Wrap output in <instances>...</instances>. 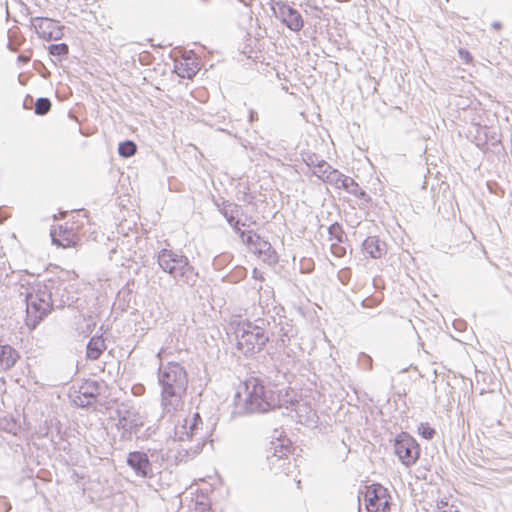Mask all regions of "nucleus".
<instances>
[{
    "label": "nucleus",
    "mask_w": 512,
    "mask_h": 512,
    "mask_svg": "<svg viewBox=\"0 0 512 512\" xmlns=\"http://www.w3.org/2000/svg\"><path fill=\"white\" fill-rule=\"evenodd\" d=\"M450 512H459L457 509H454L453 506H450Z\"/></svg>",
    "instance_id": "864d4df0"
},
{
    "label": "nucleus",
    "mask_w": 512,
    "mask_h": 512,
    "mask_svg": "<svg viewBox=\"0 0 512 512\" xmlns=\"http://www.w3.org/2000/svg\"><path fill=\"white\" fill-rule=\"evenodd\" d=\"M100 386L97 381L86 380L80 386L72 401L77 407L85 408L92 405L99 395Z\"/></svg>",
    "instance_id": "2eb2a0df"
},
{
    "label": "nucleus",
    "mask_w": 512,
    "mask_h": 512,
    "mask_svg": "<svg viewBox=\"0 0 512 512\" xmlns=\"http://www.w3.org/2000/svg\"><path fill=\"white\" fill-rule=\"evenodd\" d=\"M362 248L373 259L381 258L386 252V244L376 236L367 237L362 243Z\"/></svg>",
    "instance_id": "6ab92c4d"
},
{
    "label": "nucleus",
    "mask_w": 512,
    "mask_h": 512,
    "mask_svg": "<svg viewBox=\"0 0 512 512\" xmlns=\"http://www.w3.org/2000/svg\"><path fill=\"white\" fill-rule=\"evenodd\" d=\"M159 267L168 273L176 282L193 287L198 278V272L190 264L187 256L171 249H161L157 254Z\"/></svg>",
    "instance_id": "20e7f679"
},
{
    "label": "nucleus",
    "mask_w": 512,
    "mask_h": 512,
    "mask_svg": "<svg viewBox=\"0 0 512 512\" xmlns=\"http://www.w3.org/2000/svg\"><path fill=\"white\" fill-rule=\"evenodd\" d=\"M19 359V353L12 346L0 344V369L6 371L14 367Z\"/></svg>",
    "instance_id": "aec40b11"
},
{
    "label": "nucleus",
    "mask_w": 512,
    "mask_h": 512,
    "mask_svg": "<svg viewBox=\"0 0 512 512\" xmlns=\"http://www.w3.org/2000/svg\"><path fill=\"white\" fill-rule=\"evenodd\" d=\"M259 305L262 308V316L255 318L252 323H254L255 327L264 332V336L267 338L269 342L274 341V331L277 328L276 321L278 319L279 312H283V307L273 306L272 309L269 308V304L263 305L262 300L260 299Z\"/></svg>",
    "instance_id": "9d476101"
},
{
    "label": "nucleus",
    "mask_w": 512,
    "mask_h": 512,
    "mask_svg": "<svg viewBox=\"0 0 512 512\" xmlns=\"http://www.w3.org/2000/svg\"><path fill=\"white\" fill-rule=\"evenodd\" d=\"M490 138H491L492 145H495L500 142V140L497 138L496 133H493V135H490Z\"/></svg>",
    "instance_id": "de8ad7c7"
},
{
    "label": "nucleus",
    "mask_w": 512,
    "mask_h": 512,
    "mask_svg": "<svg viewBox=\"0 0 512 512\" xmlns=\"http://www.w3.org/2000/svg\"><path fill=\"white\" fill-rule=\"evenodd\" d=\"M210 505L204 501H196L195 503V512H209Z\"/></svg>",
    "instance_id": "4c0bfd02"
},
{
    "label": "nucleus",
    "mask_w": 512,
    "mask_h": 512,
    "mask_svg": "<svg viewBox=\"0 0 512 512\" xmlns=\"http://www.w3.org/2000/svg\"><path fill=\"white\" fill-rule=\"evenodd\" d=\"M347 178H348V176L342 174L337 169H334L333 167H331L328 175L326 176L325 182L329 183L331 185H334L338 189H341L343 182H344L343 179H347Z\"/></svg>",
    "instance_id": "bb28decb"
},
{
    "label": "nucleus",
    "mask_w": 512,
    "mask_h": 512,
    "mask_svg": "<svg viewBox=\"0 0 512 512\" xmlns=\"http://www.w3.org/2000/svg\"><path fill=\"white\" fill-rule=\"evenodd\" d=\"M328 240L331 243L347 241L343 227L338 222H334L328 227Z\"/></svg>",
    "instance_id": "393cba45"
},
{
    "label": "nucleus",
    "mask_w": 512,
    "mask_h": 512,
    "mask_svg": "<svg viewBox=\"0 0 512 512\" xmlns=\"http://www.w3.org/2000/svg\"><path fill=\"white\" fill-rule=\"evenodd\" d=\"M227 206L229 208L224 209L221 214L224 216L229 225H235L238 223L239 215L242 213L241 206L236 203Z\"/></svg>",
    "instance_id": "a878e982"
},
{
    "label": "nucleus",
    "mask_w": 512,
    "mask_h": 512,
    "mask_svg": "<svg viewBox=\"0 0 512 512\" xmlns=\"http://www.w3.org/2000/svg\"><path fill=\"white\" fill-rule=\"evenodd\" d=\"M418 433L426 440H431L435 434L436 431L434 428H432L428 423H420L418 426Z\"/></svg>",
    "instance_id": "2f4dec72"
},
{
    "label": "nucleus",
    "mask_w": 512,
    "mask_h": 512,
    "mask_svg": "<svg viewBox=\"0 0 512 512\" xmlns=\"http://www.w3.org/2000/svg\"><path fill=\"white\" fill-rule=\"evenodd\" d=\"M30 22L37 35L46 41L59 40L63 36L62 27L51 18L37 16L32 17Z\"/></svg>",
    "instance_id": "f8f14e48"
},
{
    "label": "nucleus",
    "mask_w": 512,
    "mask_h": 512,
    "mask_svg": "<svg viewBox=\"0 0 512 512\" xmlns=\"http://www.w3.org/2000/svg\"><path fill=\"white\" fill-rule=\"evenodd\" d=\"M261 236L253 231L246 232V236L244 239H241V241L248 246H250L251 249H254L256 246V243L260 240Z\"/></svg>",
    "instance_id": "c9c22d12"
},
{
    "label": "nucleus",
    "mask_w": 512,
    "mask_h": 512,
    "mask_svg": "<svg viewBox=\"0 0 512 512\" xmlns=\"http://www.w3.org/2000/svg\"><path fill=\"white\" fill-rule=\"evenodd\" d=\"M459 55L460 58L465 61V63H469L472 61V56L467 50L460 49Z\"/></svg>",
    "instance_id": "79ce46f5"
},
{
    "label": "nucleus",
    "mask_w": 512,
    "mask_h": 512,
    "mask_svg": "<svg viewBox=\"0 0 512 512\" xmlns=\"http://www.w3.org/2000/svg\"><path fill=\"white\" fill-rule=\"evenodd\" d=\"M52 103L49 98L40 97L35 102V114L43 116L46 115L51 109Z\"/></svg>",
    "instance_id": "c756f323"
},
{
    "label": "nucleus",
    "mask_w": 512,
    "mask_h": 512,
    "mask_svg": "<svg viewBox=\"0 0 512 512\" xmlns=\"http://www.w3.org/2000/svg\"><path fill=\"white\" fill-rule=\"evenodd\" d=\"M296 414L299 417L300 422L306 424H313L317 422V414L312 410L306 403H298L295 408Z\"/></svg>",
    "instance_id": "b1692460"
},
{
    "label": "nucleus",
    "mask_w": 512,
    "mask_h": 512,
    "mask_svg": "<svg viewBox=\"0 0 512 512\" xmlns=\"http://www.w3.org/2000/svg\"><path fill=\"white\" fill-rule=\"evenodd\" d=\"M257 119H258L257 112L254 111V110H250V112H249V121L253 122V121L257 120Z\"/></svg>",
    "instance_id": "49530a36"
},
{
    "label": "nucleus",
    "mask_w": 512,
    "mask_h": 512,
    "mask_svg": "<svg viewBox=\"0 0 512 512\" xmlns=\"http://www.w3.org/2000/svg\"><path fill=\"white\" fill-rule=\"evenodd\" d=\"M365 502L366 509L369 512V508H375L376 504L388 496V489L379 483H373L369 486H365Z\"/></svg>",
    "instance_id": "a211bd4d"
},
{
    "label": "nucleus",
    "mask_w": 512,
    "mask_h": 512,
    "mask_svg": "<svg viewBox=\"0 0 512 512\" xmlns=\"http://www.w3.org/2000/svg\"><path fill=\"white\" fill-rule=\"evenodd\" d=\"M240 225L245 226V224H244V223H241V220H240V219H238V223H237V224H235V225H230V226L233 228L234 232H235L236 234H238V236H239V238H240V239H244V237L246 236V232H245L244 230H241V229H240Z\"/></svg>",
    "instance_id": "58836bf2"
},
{
    "label": "nucleus",
    "mask_w": 512,
    "mask_h": 512,
    "mask_svg": "<svg viewBox=\"0 0 512 512\" xmlns=\"http://www.w3.org/2000/svg\"><path fill=\"white\" fill-rule=\"evenodd\" d=\"M331 167L332 166L325 161L313 170V174L325 182L326 176L328 175Z\"/></svg>",
    "instance_id": "f704fd0d"
},
{
    "label": "nucleus",
    "mask_w": 512,
    "mask_h": 512,
    "mask_svg": "<svg viewBox=\"0 0 512 512\" xmlns=\"http://www.w3.org/2000/svg\"><path fill=\"white\" fill-rule=\"evenodd\" d=\"M245 397L240 392L235 395L234 411L236 415L266 413L281 407L280 395L264 384L258 377H250L244 382Z\"/></svg>",
    "instance_id": "f03ea898"
},
{
    "label": "nucleus",
    "mask_w": 512,
    "mask_h": 512,
    "mask_svg": "<svg viewBox=\"0 0 512 512\" xmlns=\"http://www.w3.org/2000/svg\"><path fill=\"white\" fill-rule=\"evenodd\" d=\"M52 244L61 248L73 247L76 245V234L72 228L59 225L50 231Z\"/></svg>",
    "instance_id": "f3484780"
},
{
    "label": "nucleus",
    "mask_w": 512,
    "mask_h": 512,
    "mask_svg": "<svg viewBox=\"0 0 512 512\" xmlns=\"http://www.w3.org/2000/svg\"><path fill=\"white\" fill-rule=\"evenodd\" d=\"M162 353H163V349H161V350L156 354V357H157V359L159 360V365H160L161 363H163V362H162Z\"/></svg>",
    "instance_id": "8fccbe9b"
},
{
    "label": "nucleus",
    "mask_w": 512,
    "mask_h": 512,
    "mask_svg": "<svg viewBox=\"0 0 512 512\" xmlns=\"http://www.w3.org/2000/svg\"><path fill=\"white\" fill-rule=\"evenodd\" d=\"M157 380L161 388V417H168L170 420L183 408V399L188 387V373L178 362L161 363L157 371Z\"/></svg>",
    "instance_id": "f257e3e1"
},
{
    "label": "nucleus",
    "mask_w": 512,
    "mask_h": 512,
    "mask_svg": "<svg viewBox=\"0 0 512 512\" xmlns=\"http://www.w3.org/2000/svg\"><path fill=\"white\" fill-rule=\"evenodd\" d=\"M436 512H450V507L445 510L436 509Z\"/></svg>",
    "instance_id": "603ef678"
},
{
    "label": "nucleus",
    "mask_w": 512,
    "mask_h": 512,
    "mask_svg": "<svg viewBox=\"0 0 512 512\" xmlns=\"http://www.w3.org/2000/svg\"><path fill=\"white\" fill-rule=\"evenodd\" d=\"M291 446L290 441L286 438H277L271 442L269 452L267 454V462L270 469L275 473H283L290 475L295 465L290 460Z\"/></svg>",
    "instance_id": "423d86ee"
},
{
    "label": "nucleus",
    "mask_w": 512,
    "mask_h": 512,
    "mask_svg": "<svg viewBox=\"0 0 512 512\" xmlns=\"http://www.w3.org/2000/svg\"><path fill=\"white\" fill-rule=\"evenodd\" d=\"M363 358L365 361H368L369 368H371L372 359L370 356L363 354Z\"/></svg>",
    "instance_id": "09e8293b"
},
{
    "label": "nucleus",
    "mask_w": 512,
    "mask_h": 512,
    "mask_svg": "<svg viewBox=\"0 0 512 512\" xmlns=\"http://www.w3.org/2000/svg\"><path fill=\"white\" fill-rule=\"evenodd\" d=\"M343 185L341 189H344L347 193L359 198L364 203H369L371 201V197L364 191L359 184L352 178L349 177L347 179H343Z\"/></svg>",
    "instance_id": "5701e85b"
},
{
    "label": "nucleus",
    "mask_w": 512,
    "mask_h": 512,
    "mask_svg": "<svg viewBox=\"0 0 512 512\" xmlns=\"http://www.w3.org/2000/svg\"><path fill=\"white\" fill-rule=\"evenodd\" d=\"M127 465L140 478H152L154 476L152 463L143 451H132L127 455Z\"/></svg>",
    "instance_id": "ddd939ff"
},
{
    "label": "nucleus",
    "mask_w": 512,
    "mask_h": 512,
    "mask_svg": "<svg viewBox=\"0 0 512 512\" xmlns=\"http://www.w3.org/2000/svg\"><path fill=\"white\" fill-rule=\"evenodd\" d=\"M106 350L105 340L102 335H94L86 346V357L89 360H97Z\"/></svg>",
    "instance_id": "412c9836"
},
{
    "label": "nucleus",
    "mask_w": 512,
    "mask_h": 512,
    "mask_svg": "<svg viewBox=\"0 0 512 512\" xmlns=\"http://www.w3.org/2000/svg\"><path fill=\"white\" fill-rule=\"evenodd\" d=\"M358 512H361V509H360V508L358 509Z\"/></svg>",
    "instance_id": "5fc2aeb1"
},
{
    "label": "nucleus",
    "mask_w": 512,
    "mask_h": 512,
    "mask_svg": "<svg viewBox=\"0 0 512 512\" xmlns=\"http://www.w3.org/2000/svg\"><path fill=\"white\" fill-rule=\"evenodd\" d=\"M26 325L30 329H35L36 326L47 316L50 312V306L44 305L38 300L34 299V296L26 294Z\"/></svg>",
    "instance_id": "4468645a"
},
{
    "label": "nucleus",
    "mask_w": 512,
    "mask_h": 512,
    "mask_svg": "<svg viewBox=\"0 0 512 512\" xmlns=\"http://www.w3.org/2000/svg\"><path fill=\"white\" fill-rule=\"evenodd\" d=\"M215 206L218 208V211L220 213H222V211L224 209H227L229 208L227 205H233L234 203L233 202H230L229 200H225V199H214L213 200Z\"/></svg>",
    "instance_id": "e433bc0d"
},
{
    "label": "nucleus",
    "mask_w": 512,
    "mask_h": 512,
    "mask_svg": "<svg viewBox=\"0 0 512 512\" xmlns=\"http://www.w3.org/2000/svg\"><path fill=\"white\" fill-rule=\"evenodd\" d=\"M252 274H253V278L256 280H260V281L264 280L262 273L257 268L253 269Z\"/></svg>",
    "instance_id": "37998d69"
},
{
    "label": "nucleus",
    "mask_w": 512,
    "mask_h": 512,
    "mask_svg": "<svg viewBox=\"0 0 512 512\" xmlns=\"http://www.w3.org/2000/svg\"><path fill=\"white\" fill-rule=\"evenodd\" d=\"M228 334L236 340V348L245 356H252L264 350L269 341L264 332L258 330L250 320L233 318L227 326Z\"/></svg>",
    "instance_id": "7ed1b4c3"
},
{
    "label": "nucleus",
    "mask_w": 512,
    "mask_h": 512,
    "mask_svg": "<svg viewBox=\"0 0 512 512\" xmlns=\"http://www.w3.org/2000/svg\"><path fill=\"white\" fill-rule=\"evenodd\" d=\"M174 417L178 418L174 428V440L179 442H195L193 446L184 449L186 455L195 457L202 451L206 443V433L203 432L202 418L197 412L192 417H185L183 419H180L177 413H175Z\"/></svg>",
    "instance_id": "39448f33"
},
{
    "label": "nucleus",
    "mask_w": 512,
    "mask_h": 512,
    "mask_svg": "<svg viewBox=\"0 0 512 512\" xmlns=\"http://www.w3.org/2000/svg\"><path fill=\"white\" fill-rule=\"evenodd\" d=\"M390 499L391 497L388 494V496H386L384 499L380 500L376 504L375 508H369V512H389L391 507Z\"/></svg>",
    "instance_id": "72a5a7b5"
},
{
    "label": "nucleus",
    "mask_w": 512,
    "mask_h": 512,
    "mask_svg": "<svg viewBox=\"0 0 512 512\" xmlns=\"http://www.w3.org/2000/svg\"><path fill=\"white\" fill-rule=\"evenodd\" d=\"M303 161L307 166L313 167V169L317 168L320 164L325 162V160L320 159V157L315 153H307L303 157Z\"/></svg>",
    "instance_id": "473e14b6"
},
{
    "label": "nucleus",
    "mask_w": 512,
    "mask_h": 512,
    "mask_svg": "<svg viewBox=\"0 0 512 512\" xmlns=\"http://www.w3.org/2000/svg\"><path fill=\"white\" fill-rule=\"evenodd\" d=\"M17 60L22 64H27L30 61V57L24 54H20L18 55Z\"/></svg>",
    "instance_id": "c03bdc74"
},
{
    "label": "nucleus",
    "mask_w": 512,
    "mask_h": 512,
    "mask_svg": "<svg viewBox=\"0 0 512 512\" xmlns=\"http://www.w3.org/2000/svg\"><path fill=\"white\" fill-rule=\"evenodd\" d=\"M253 250L255 253L259 255V257L263 259V261L269 264H274L278 261L277 253L272 247L271 243L263 239L262 237L256 243V246L254 247Z\"/></svg>",
    "instance_id": "4be33fe9"
},
{
    "label": "nucleus",
    "mask_w": 512,
    "mask_h": 512,
    "mask_svg": "<svg viewBox=\"0 0 512 512\" xmlns=\"http://www.w3.org/2000/svg\"><path fill=\"white\" fill-rule=\"evenodd\" d=\"M66 290L65 282L59 279H47L42 284L39 283L35 287H32L31 292H27L29 296H34V299L38 300L42 304L49 305L50 309L56 298L60 297V305H68L70 306L73 300H70L69 296L64 298V291Z\"/></svg>",
    "instance_id": "0eeeda50"
},
{
    "label": "nucleus",
    "mask_w": 512,
    "mask_h": 512,
    "mask_svg": "<svg viewBox=\"0 0 512 512\" xmlns=\"http://www.w3.org/2000/svg\"><path fill=\"white\" fill-rule=\"evenodd\" d=\"M277 328L274 331V341L281 348L287 346V343L294 336V327L292 320L288 319L285 315L279 312L278 319L276 321Z\"/></svg>",
    "instance_id": "dca6fc26"
},
{
    "label": "nucleus",
    "mask_w": 512,
    "mask_h": 512,
    "mask_svg": "<svg viewBox=\"0 0 512 512\" xmlns=\"http://www.w3.org/2000/svg\"><path fill=\"white\" fill-rule=\"evenodd\" d=\"M345 242H332L330 246L331 253L337 257L342 258L347 254V247L344 245Z\"/></svg>",
    "instance_id": "7c9ffc66"
},
{
    "label": "nucleus",
    "mask_w": 512,
    "mask_h": 512,
    "mask_svg": "<svg viewBox=\"0 0 512 512\" xmlns=\"http://www.w3.org/2000/svg\"><path fill=\"white\" fill-rule=\"evenodd\" d=\"M272 10L277 19H279L288 29L293 32H299L304 27V20L300 12L285 2H276Z\"/></svg>",
    "instance_id": "9b49d317"
},
{
    "label": "nucleus",
    "mask_w": 512,
    "mask_h": 512,
    "mask_svg": "<svg viewBox=\"0 0 512 512\" xmlns=\"http://www.w3.org/2000/svg\"><path fill=\"white\" fill-rule=\"evenodd\" d=\"M449 507L450 506L448 504V501H446V500H441L437 503V509L445 510Z\"/></svg>",
    "instance_id": "a18cd8bd"
},
{
    "label": "nucleus",
    "mask_w": 512,
    "mask_h": 512,
    "mask_svg": "<svg viewBox=\"0 0 512 512\" xmlns=\"http://www.w3.org/2000/svg\"><path fill=\"white\" fill-rule=\"evenodd\" d=\"M118 422L116 427L121 430V439L131 440L132 435H137L144 425L143 417L132 407L122 403L115 411Z\"/></svg>",
    "instance_id": "6e6552de"
},
{
    "label": "nucleus",
    "mask_w": 512,
    "mask_h": 512,
    "mask_svg": "<svg viewBox=\"0 0 512 512\" xmlns=\"http://www.w3.org/2000/svg\"><path fill=\"white\" fill-rule=\"evenodd\" d=\"M494 28L498 29L501 27V24L499 22H494L492 25Z\"/></svg>",
    "instance_id": "3c124183"
},
{
    "label": "nucleus",
    "mask_w": 512,
    "mask_h": 512,
    "mask_svg": "<svg viewBox=\"0 0 512 512\" xmlns=\"http://www.w3.org/2000/svg\"><path fill=\"white\" fill-rule=\"evenodd\" d=\"M394 452L406 467L413 466L420 457L417 441L407 432H401L394 439Z\"/></svg>",
    "instance_id": "1a4fd4ad"
},
{
    "label": "nucleus",
    "mask_w": 512,
    "mask_h": 512,
    "mask_svg": "<svg viewBox=\"0 0 512 512\" xmlns=\"http://www.w3.org/2000/svg\"><path fill=\"white\" fill-rule=\"evenodd\" d=\"M11 509V504L7 500L6 497L0 496V512H9Z\"/></svg>",
    "instance_id": "ea45409f"
},
{
    "label": "nucleus",
    "mask_w": 512,
    "mask_h": 512,
    "mask_svg": "<svg viewBox=\"0 0 512 512\" xmlns=\"http://www.w3.org/2000/svg\"><path fill=\"white\" fill-rule=\"evenodd\" d=\"M48 52L51 56L61 61L69 54V46L66 43L51 44L48 47Z\"/></svg>",
    "instance_id": "cd10ccee"
},
{
    "label": "nucleus",
    "mask_w": 512,
    "mask_h": 512,
    "mask_svg": "<svg viewBox=\"0 0 512 512\" xmlns=\"http://www.w3.org/2000/svg\"><path fill=\"white\" fill-rule=\"evenodd\" d=\"M137 152V145L131 140H125L118 145V153L124 158H129Z\"/></svg>",
    "instance_id": "c85d7f7f"
},
{
    "label": "nucleus",
    "mask_w": 512,
    "mask_h": 512,
    "mask_svg": "<svg viewBox=\"0 0 512 512\" xmlns=\"http://www.w3.org/2000/svg\"><path fill=\"white\" fill-rule=\"evenodd\" d=\"M377 304H378L377 300L374 298H371V297L364 299L361 303V305L364 308H372V307H375Z\"/></svg>",
    "instance_id": "a19ab883"
}]
</instances>
